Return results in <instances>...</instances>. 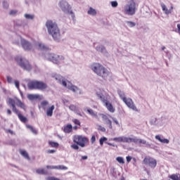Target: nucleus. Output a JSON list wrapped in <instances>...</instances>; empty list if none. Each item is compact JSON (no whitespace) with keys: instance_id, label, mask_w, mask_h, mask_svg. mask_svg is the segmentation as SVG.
Here are the masks:
<instances>
[{"instance_id":"f257e3e1","label":"nucleus","mask_w":180,"mask_h":180,"mask_svg":"<svg viewBox=\"0 0 180 180\" xmlns=\"http://www.w3.org/2000/svg\"><path fill=\"white\" fill-rule=\"evenodd\" d=\"M8 103L11 106L13 112L17 115L19 120L22 122V123H26L27 122V118L22 115L20 111L16 108L18 106V108H20V109H22L23 110H26V105L22 102L18 98H16L15 100L11 98H9L8 100Z\"/></svg>"},{"instance_id":"f03ea898","label":"nucleus","mask_w":180,"mask_h":180,"mask_svg":"<svg viewBox=\"0 0 180 180\" xmlns=\"http://www.w3.org/2000/svg\"><path fill=\"white\" fill-rule=\"evenodd\" d=\"M46 27L48 32L51 36H52L54 40H60L61 34L60 33V28L56 22H53L51 20H49L46 22Z\"/></svg>"},{"instance_id":"7ed1b4c3","label":"nucleus","mask_w":180,"mask_h":180,"mask_svg":"<svg viewBox=\"0 0 180 180\" xmlns=\"http://www.w3.org/2000/svg\"><path fill=\"white\" fill-rule=\"evenodd\" d=\"M91 70L103 79H108V77L110 75V72L100 63H94L91 65Z\"/></svg>"},{"instance_id":"20e7f679","label":"nucleus","mask_w":180,"mask_h":180,"mask_svg":"<svg viewBox=\"0 0 180 180\" xmlns=\"http://www.w3.org/2000/svg\"><path fill=\"white\" fill-rule=\"evenodd\" d=\"M27 86L29 89H38V91H46L49 86L44 82L32 80L28 82Z\"/></svg>"},{"instance_id":"39448f33","label":"nucleus","mask_w":180,"mask_h":180,"mask_svg":"<svg viewBox=\"0 0 180 180\" xmlns=\"http://www.w3.org/2000/svg\"><path fill=\"white\" fill-rule=\"evenodd\" d=\"M16 63L18 64L19 67L25 70V71H31L32 67L30 62L27 59L22 58V56H16L15 58Z\"/></svg>"},{"instance_id":"423d86ee","label":"nucleus","mask_w":180,"mask_h":180,"mask_svg":"<svg viewBox=\"0 0 180 180\" xmlns=\"http://www.w3.org/2000/svg\"><path fill=\"white\" fill-rule=\"evenodd\" d=\"M53 78H55L56 81H58V82H59V84H62V85L63 86L68 88V89H70V91H72L73 92H77V91H78V87H77L72 84L67 86V82H65V79H64V77H63V76H61L60 75H55L53 76Z\"/></svg>"},{"instance_id":"0eeeda50","label":"nucleus","mask_w":180,"mask_h":180,"mask_svg":"<svg viewBox=\"0 0 180 180\" xmlns=\"http://www.w3.org/2000/svg\"><path fill=\"white\" fill-rule=\"evenodd\" d=\"M89 140L86 136L82 135H75L73 136V143L79 145L80 147H85L86 144H88Z\"/></svg>"},{"instance_id":"6e6552de","label":"nucleus","mask_w":180,"mask_h":180,"mask_svg":"<svg viewBox=\"0 0 180 180\" xmlns=\"http://www.w3.org/2000/svg\"><path fill=\"white\" fill-rule=\"evenodd\" d=\"M124 12L127 15H133L136 13V2L131 0L128 4L124 6Z\"/></svg>"},{"instance_id":"1a4fd4ad","label":"nucleus","mask_w":180,"mask_h":180,"mask_svg":"<svg viewBox=\"0 0 180 180\" xmlns=\"http://www.w3.org/2000/svg\"><path fill=\"white\" fill-rule=\"evenodd\" d=\"M48 60L53 63V64H60V63L64 61V56H58L55 53H49L48 54Z\"/></svg>"},{"instance_id":"9d476101","label":"nucleus","mask_w":180,"mask_h":180,"mask_svg":"<svg viewBox=\"0 0 180 180\" xmlns=\"http://www.w3.org/2000/svg\"><path fill=\"white\" fill-rule=\"evenodd\" d=\"M145 165H148L150 168H155L157 167V160L151 157H146L143 160Z\"/></svg>"},{"instance_id":"9b49d317","label":"nucleus","mask_w":180,"mask_h":180,"mask_svg":"<svg viewBox=\"0 0 180 180\" xmlns=\"http://www.w3.org/2000/svg\"><path fill=\"white\" fill-rule=\"evenodd\" d=\"M124 103H125V105H127V106L129 109H131L134 112H139V109H137L136 104H134V102L131 98H127V99L124 98Z\"/></svg>"},{"instance_id":"f8f14e48","label":"nucleus","mask_w":180,"mask_h":180,"mask_svg":"<svg viewBox=\"0 0 180 180\" xmlns=\"http://www.w3.org/2000/svg\"><path fill=\"white\" fill-rule=\"evenodd\" d=\"M127 143H134L135 144H147V141L143 139H137V137H127Z\"/></svg>"},{"instance_id":"ddd939ff","label":"nucleus","mask_w":180,"mask_h":180,"mask_svg":"<svg viewBox=\"0 0 180 180\" xmlns=\"http://www.w3.org/2000/svg\"><path fill=\"white\" fill-rule=\"evenodd\" d=\"M60 7L61 8L63 12H65V13L70 12V10L71 9V6H70V4H68V2H67L65 0H62L60 2Z\"/></svg>"},{"instance_id":"4468645a","label":"nucleus","mask_w":180,"mask_h":180,"mask_svg":"<svg viewBox=\"0 0 180 180\" xmlns=\"http://www.w3.org/2000/svg\"><path fill=\"white\" fill-rule=\"evenodd\" d=\"M21 45L22 49L25 50L26 51H29L33 49V46H32V44L30 42L26 41L25 39H21Z\"/></svg>"},{"instance_id":"2eb2a0df","label":"nucleus","mask_w":180,"mask_h":180,"mask_svg":"<svg viewBox=\"0 0 180 180\" xmlns=\"http://www.w3.org/2000/svg\"><path fill=\"white\" fill-rule=\"evenodd\" d=\"M103 103H104V105L108 112H110V113H115V110H116V109L113 108V105H112V103H110L108 99L105 100Z\"/></svg>"},{"instance_id":"dca6fc26","label":"nucleus","mask_w":180,"mask_h":180,"mask_svg":"<svg viewBox=\"0 0 180 180\" xmlns=\"http://www.w3.org/2000/svg\"><path fill=\"white\" fill-rule=\"evenodd\" d=\"M99 116H101L103 120L106 122V124H108L109 129H112L113 127H112V121L109 120L107 115L100 113Z\"/></svg>"},{"instance_id":"f3484780","label":"nucleus","mask_w":180,"mask_h":180,"mask_svg":"<svg viewBox=\"0 0 180 180\" xmlns=\"http://www.w3.org/2000/svg\"><path fill=\"white\" fill-rule=\"evenodd\" d=\"M112 141H115L116 143H127V137L125 136H119L111 139Z\"/></svg>"},{"instance_id":"a211bd4d","label":"nucleus","mask_w":180,"mask_h":180,"mask_svg":"<svg viewBox=\"0 0 180 180\" xmlns=\"http://www.w3.org/2000/svg\"><path fill=\"white\" fill-rule=\"evenodd\" d=\"M96 96H98V98H99L101 102H103V103L108 100V98H106V97L104 96L101 89L96 91Z\"/></svg>"},{"instance_id":"6ab92c4d","label":"nucleus","mask_w":180,"mask_h":180,"mask_svg":"<svg viewBox=\"0 0 180 180\" xmlns=\"http://www.w3.org/2000/svg\"><path fill=\"white\" fill-rule=\"evenodd\" d=\"M161 7H162V11L165 12V13L166 15H169V13H172V9H174V7L171 6L170 8L168 10V8H167V6H165V4H162Z\"/></svg>"},{"instance_id":"aec40b11","label":"nucleus","mask_w":180,"mask_h":180,"mask_svg":"<svg viewBox=\"0 0 180 180\" xmlns=\"http://www.w3.org/2000/svg\"><path fill=\"white\" fill-rule=\"evenodd\" d=\"M54 109H56L54 105H52L51 107H49L46 109V116H48V117H51V116H53V112Z\"/></svg>"},{"instance_id":"412c9836","label":"nucleus","mask_w":180,"mask_h":180,"mask_svg":"<svg viewBox=\"0 0 180 180\" xmlns=\"http://www.w3.org/2000/svg\"><path fill=\"white\" fill-rule=\"evenodd\" d=\"M63 131L64 133L70 134V133L72 131V125L71 124H68L66 126H65L63 129Z\"/></svg>"},{"instance_id":"4be33fe9","label":"nucleus","mask_w":180,"mask_h":180,"mask_svg":"<svg viewBox=\"0 0 180 180\" xmlns=\"http://www.w3.org/2000/svg\"><path fill=\"white\" fill-rule=\"evenodd\" d=\"M20 154L25 158V160H28V161H30V157L29 156V153L25 150H20Z\"/></svg>"},{"instance_id":"5701e85b","label":"nucleus","mask_w":180,"mask_h":180,"mask_svg":"<svg viewBox=\"0 0 180 180\" xmlns=\"http://www.w3.org/2000/svg\"><path fill=\"white\" fill-rule=\"evenodd\" d=\"M156 140H158L160 143H163V144H168L169 143V140L167 139H161V136L160 135L155 136Z\"/></svg>"},{"instance_id":"b1692460","label":"nucleus","mask_w":180,"mask_h":180,"mask_svg":"<svg viewBox=\"0 0 180 180\" xmlns=\"http://www.w3.org/2000/svg\"><path fill=\"white\" fill-rule=\"evenodd\" d=\"M27 98H28V99H30V101H33L34 99H37V98H38V99H41V96H40L39 94H38V96L37 95H33V94H29L28 96H27Z\"/></svg>"},{"instance_id":"393cba45","label":"nucleus","mask_w":180,"mask_h":180,"mask_svg":"<svg viewBox=\"0 0 180 180\" xmlns=\"http://www.w3.org/2000/svg\"><path fill=\"white\" fill-rule=\"evenodd\" d=\"M35 46L37 47V49H39L40 50H48L49 48L47 46H44L43 44H39V42H37L35 44Z\"/></svg>"},{"instance_id":"a878e982","label":"nucleus","mask_w":180,"mask_h":180,"mask_svg":"<svg viewBox=\"0 0 180 180\" xmlns=\"http://www.w3.org/2000/svg\"><path fill=\"white\" fill-rule=\"evenodd\" d=\"M169 178L172 180H180V174H171Z\"/></svg>"},{"instance_id":"bb28decb","label":"nucleus","mask_w":180,"mask_h":180,"mask_svg":"<svg viewBox=\"0 0 180 180\" xmlns=\"http://www.w3.org/2000/svg\"><path fill=\"white\" fill-rule=\"evenodd\" d=\"M87 113H89V115H90L91 116H93L94 117H98V114L95 112H94V110L91 109V108H88L86 110Z\"/></svg>"},{"instance_id":"cd10ccee","label":"nucleus","mask_w":180,"mask_h":180,"mask_svg":"<svg viewBox=\"0 0 180 180\" xmlns=\"http://www.w3.org/2000/svg\"><path fill=\"white\" fill-rule=\"evenodd\" d=\"M36 173L39 174V175H47V171L44 169H37Z\"/></svg>"},{"instance_id":"c85d7f7f","label":"nucleus","mask_w":180,"mask_h":180,"mask_svg":"<svg viewBox=\"0 0 180 180\" xmlns=\"http://www.w3.org/2000/svg\"><path fill=\"white\" fill-rule=\"evenodd\" d=\"M49 144L53 148H58V147L60 146V144L58 143L54 142V141H49Z\"/></svg>"},{"instance_id":"c756f323","label":"nucleus","mask_w":180,"mask_h":180,"mask_svg":"<svg viewBox=\"0 0 180 180\" xmlns=\"http://www.w3.org/2000/svg\"><path fill=\"white\" fill-rule=\"evenodd\" d=\"M88 15H91L92 16H95L96 15V10L92 8V7L89 8V10L87 11Z\"/></svg>"},{"instance_id":"7c9ffc66","label":"nucleus","mask_w":180,"mask_h":180,"mask_svg":"<svg viewBox=\"0 0 180 180\" xmlns=\"http://www.w3.org/2000/svg\"><path fill=\"white\" fill-rule=\"evenodd\" d=\"M26 127L27 129H29V130H30V131H32L33 134H37V130H36V129H34L33 127H32V125L27 124Z\"/></svg>"},{"instance_id":"2f4dec72","label":"nucleus","mask_w":180,"mask_h":180,"mask_svg":"<svg viewBox=\"0 0 180 180\" xmlns=\"http://www.w3.org/2000/svg\"><path fill=\"white\" fill-rule=\"evenodd\" d=\"M96 50L97 51H101V53H105V51H106V48H105V46H97V47H96Z\"/></svg>"},{"instance_id":"473e14b6","label":"nucleus","mask_w":180,"mask_h":180,"mask_svg":"<svg viewBox=\"0 0 180 180\" xmlns=\"http://www.w3.org/2000/svg\"><path fill=\"white\" fill-rule=\"evenodd\" d=\"M55 169H61V170H67L68 169V167L64 166V165H58V166H55Z\"/></svg>"},{"instance_id":"72a5a7b5","label":"nucleus","mask_w":180,"mask_h":180,"mask_svg":"<svg viewBox=\"0 0 180 180\" xmlns=\"http://www.w3.org/2000/svg\"><path fill=\"white\" fill-rule=\"evenodd\" d=\"M99 141H100V145L103 146V143H105V141H108V138L103 136L100 139Z\"/></svg>"},{"instance_id":"f704fd0d","label":"nucleus","mask_w":180,"mask_h":180,"mask_svg":"<svg viewBox=\"0 0 180 180\" xmlns=\"http://www.w3.org/2000/svg\"><path fill=\"white\" fill-rule=\"evenodd\" d=\"M119 96L122 99V101H123V102H124V99L127 98H126V96L124 95V93H123L122 91H120L119 93Z\"/></svg>"},{"instance_id":"c9c22d12","label":"nucleus","mask_w":180,"mask_h":180,"mask_svg":"<svg viewBox=\"0 0 180 180\" xmlns=\"http://www.w3.org/2000/svg\"><path fill=\"white\" fill-rule=\"evenodd\" d=\"M117 162H119V164H124V159H123V158L122 157H117L116 158Z\"/></svg>"},{"instance_id":"e433bc0d","label":"nucleus","mask_w":180,"mask_h":180,"mask_svg":"<svg viewBox=\"0 0 180 180\" xmlns=\"http://www.w3.org/2000/svg\"><path fill=\"white\" fill-rule=\"evenodd\" d=\"M47 105H49V101H44L41 103V106L43 109H46V106H47Z\"/></svg>"},{"instance_id":"4c0bfd02","label":"nucleus","mask_w":180,"mask_h":180,"mask_svg":"<svg viewBox=\"0 0 180 180\" xmlns=\"http://www.w3.org/2000/svg\"><path fill=\"white\" fill-rule=\"evenodd\" d=\"M72 122L77 126H81V122L78 119H73Z\"/></svg>"},{"instance_id":"58836bf2","label":"nucleus","mask_w":180,"mask_h":180,"mask_svg":"<svg viewBox=\"0 0 180 180\" xmlns=\"http://www.w3.org/2000/svg\"><path fill=\"white\" fill-rule=\"evenodd\" d=\"M70 147H71V148H72L73 150H79V146H78V144H75V143H74V144H72L71 146H70Z\"/></svg>"},{"instance_id":"ea45409f","label":"nucleus","mask_w":180,"mask_h":180,"mask_svg":"<svg viewBox=\"0 0 180 180\" xmlns=\"http://www.w3.org/2000/svg\"><path fill=\"white\" fill-rule=\"evenodd\" d=\"M127 23L129 25V27H134V26H136V22L131 21H127Z\"/></svg>"},{"instance_id":"a19ab883","label":"nucleus","mask_w":180,"mask_h":180,"mask_svg":"<svg viewBox=\"0 0 180 180\" xmlns=\"http://www.w3.org/2000/svg\"><path fill=\"white\" fill-rule=\"evenodd\" d=\"M117 5H119L117 4V1H111V6H112V8H117Z\"/></svg>"},{"instance_id":"79ce46f5","label":"nucleus","mask_w":180,"mask_h":180,"mask_svg":"<svg viewBox=\"0 0 180 180\" xmlns=\"http://www.w3.org/2000/svg\"><path fill=\"white\" fill-rule=\"evenodd\" d=\"M69 109L73 112H75V110H77V107L75 105H70L69 106Z\"/></svg>"},{"instance_id":"37998d69","label":"nucleus","mask_w":180,"mask_h":180,"mask_svg":"<svg viewBox=\"0 0 180 180\" xmlns=\"http://www.w3.org/2000/svg\"><path fill=\"white\" fill-rule=\"evenodd\" d=\"M66 13H70L73 20L75 19V14L74 13V12H72V11H71V9L70 10V12H67Z\"/></svg>"},{"instance_id":"c03bdc74","label":"nucleus","mask_w":180,"mask_h":180,"mask_svg":"<svg viewBox=\"0 0 180 180\" xmlns=\"http://www.w3.org/2000/svg\"><path fill=\"white\" fill-rule=\"evenodd\" d=\"M95 141H96V136H95V135H93L91 138V144H94V143H95Z\"/></svg>"},{"instance_id":"a18cd8bd","label":"nucleus","mask_w":180,"mask_h":180,"mask_svg":"<svg viewBox=\"0 0 180 180\" xmlns=\"http://www.w3.org/2000/svg\"><path fill=\"white\" fill-rule=\"evenodd\" d=\"M25 18L26 19H33L34 17L30 14H25Z\"/></svg>"},{"instance_id":"49530a36","label":"nucleus","mask_w":180,"mask_h":180,"mask_svg":"<svg viewBox=\"0 0 180 180\" xmlns=\"http://www.w3.org/2000/svg\"><path fill=\"white\" fill-rule=\"evenodd\" d=\"M126 160H127V162L129 164V162H130V161L133 160V158H131V156H127Z\"/></svg>"},{"instance_id":"de8ad7c7","label":"nucleus","mask_w":180,"mask_h":180,"mask_svg":"<svg viewBox=\"0 0 180 180\" xmlns=\"http://www.w3.org/2000/svg\"><path fill=\"white\" fill-rule=\"evenodd\" d=\"M98 130H100L101 131H106V129H105V127H102V126H98Z\"/></svg>"},{"instance_id":"09e8293b","label":"nucleus","mask_w":180,"mask_h":180,"mask_svg":"<svg viewBox=\"0 0 180 180\" xmlns=\"http://www.w3.org/2000/svg\"><path fill=\"white\" fill-rule=\"evenodd\" d=\"M46 180H58V179H57L54 176H49L46 178Z\"/></svg>"},{"instance_id":"8fccbe9b","label":"nucleus","mask_w":180,"mask_h":180,"mask_svg":"<svg viewBox=\"0 0 180 180\" xmlns=\"http://www.w3.org/2000/svg\"><path fill=\"white\" fill-rule=\"evenodd\" d=\"M18 13V11L16 10H11L10 11V15H16Z\"/></svg>"},{"instance_id":"3c124183","label":"nucleus","mask_w":180,"mask_h":180,"mask_svg":"<svg viewBox=\"0 0 180 180\" xmlns=\"http://www.w3.org/2000/svg\"><path fill=\"white\" fill-rule=\"evenodd\" d=\"M7 82H8V84H11L12 82V77H11V76H7Z\"/></svg>"},{"instance_id":"603ef678","label":"nucleus","mask_w":180,"mask_h":180,"mask_svg":"<svg viewBox=\"0 0 180 180\" xmlns=\"http://www.w3.org/2000/svg\"><path fill=\"white\" fill-rule=\"evenodd\" d=\"M46 168H47V169H56V166L47 165Z\"/></svg>"},{"instance_id":"864d4df0","label":"nucleus","mask_w":180,"mask_h":180,"mask_svg":"<svg viewBox=\"0 0 180 180\" xmlns=\"http://www.w3.org/2000/svg\"><path fill=\"white\" fill-rule=\"evenodd\" d=\"M56 153V150H47L48 154H54Z\"/></svg>"},{"instance_id":"5fc2aeb1","label":"nucleus","mask_w":180,"mask_h":180,"mask_svg":"<svg viewBox=\"0 0 180 180\" xmlns=\"http://www.w3.org/2000/svg\"><path fill=\"white\" fill-rule=\"evenodd\" d=\"M3 6L4 8H8L9 6V4L6 1L3 2Z\"/></svg>"},{"instance_id":"6e6d98bb","label":"nucleus","mask_w":180,"mask_h":180,"mask_svg":"<svg viewBox=\"0 0 180 180\" xmlns=\"http://www.w3.org/2000/svg\"><path fill=\"white\" fill-rule=\"evenodd\" d=\"M14 84H15L16 88H17L18 89H19V82L15 80V81L14 82Z\"/></svg>"},{"instance_id":"4d7b16f0","label":"nucleus","mask_w":180,"mask_h":180,"mask_svg":"<svg viewBox=\"0 0 180 180\" xmlns=\"http://www.w3.org/2000/svg\"><path fill=\"white\" fill-rule=\"evenodd\" d=\"M177 32L180 34V24H177Z\"/></svg>"},{"instance_id":"13d9d810","label":"nucleus","mask_w":180,"mask_h":180,"mask_svg":"<svg viewBox=\"0 0 180 180\" xmlns=\"http://www.w3.org/2000/svg\"><path fill=\"white\" fill-rule=\"evenodd\" d=\"M108 146H111L112 147H117V146H115V144L112 143H107Z\"/></svg>"},{"instance_id":"bf43d9fd","label":"nucleus","mask_w":180,"mask_h":180,"mask_svg":"<svg viewBox=\"0 0 180 180\" xmlns=\"http://www.w3.org/2000/svg\"><path fill=\"white\" fill-rule=\"evenodd\" d=\"M7 133H10V134H13V131L11 129H7Z\"/></svg>"},{"instance_id":"052dcab7","label":"nucleus","mask_w":180,"mask_h":180,"mask_svg":"<svg viewBox=\"0 0 180 180\" xmlns=\"http://www.w3.org/2000/svg\"><path fill=\"white\" fill-rule=\"evenodd\" d=\"M7 115H12V111L9 109L7 110Z\"/></svg>"},{"instance_id":"680f3d73","label":"nucleus","mask_w":180,"mask_h":180,"mask_svg":"<svg viewBox=\"0 0 180 180\" xmlns=\"http://www.w3.org/2000/svg\"><path fill=\"white\" fill-rule=\"evenodd\" d=\"M82 160H88V156H82Z\"/></svg>"},{"instance_id":"e2e57ef3","label":"nucleus","mask_w":180,"mask_h":180,"mask_svg":"<svg viewBox=\"0 0 180 180\" xmlns=\"http://www.w3.org/2000/svg\"><path fill=\"white\" fill-rule=\"evenodd\" d=\"M74 130H77L78 129V127L76 125L73 127Z\"/></svg>"},{"instance_id":"0e129e2a","label":"nucleus","mask_w":180,"mask_h":180,"mask_svg":"<svg viewBox=\"0 0 180 180\" xmlns=\"http://www.w3.org/2000/svg\"><path fill=\"white\" fill-rule=\"evenodd\" d=\"M115 124H119V122H117V120H114Z\"/></svg>"},{"instance_id":"69168bd1","label":"nucleus","mask_w":180,"mask_h":180,"mask_svg":"<svg viewBox=\"0 0 180 180\" xmlns=\"http://www.w3.org/2000/svg\"><path fill=\"white\" fill-rule=\"evenodd\" d=\"M77 115H78L79 116H82V114H81V113H77Z\"/></svg>"},{"instance_id":"338daca9","label":"nucleus","mask_w":180,"mask_h":180,"mask_svg":"<svg viewBox=\"0 0 180 180\" xmlns=\"http://www.w3.org/2000/svg\"><path fill=\"white\" fill-rule=\"evenodd\" d=\"M165 49V46L162 47V50H164Z\"/></svg>"},{"instance_id":"774afa93","label":"nucleus","mask_w":180,"mask_h":180,"mask_svg":"<svg viewBox=\"0 0 180 180\" xmlns=\"http://www.w3.org/2000/svg\"><path fill=\"white\" fill-rule=\"evenodd\" d=\"M132 160H133L134 161H135V162H136V159H135V158H132Z\"/></svg>"}]
</instances>
